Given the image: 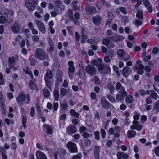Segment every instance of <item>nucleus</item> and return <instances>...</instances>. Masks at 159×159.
Wrapping results in <instances>:
<instances>
[{
  "label": "nucleus",
  "instance_id": "obj_1",
  "mask_svg": "<svg viewBox=\"0 0 159 159\" xmlns=\"http://www.w3.org/2000/svg\"><path fill=\"white\" fill-rule=\"evenodd\" d=\"M14 13L12 10L3 8L1 9L0 11V15H3L0 16V23H3L5 22L10 23L13 20L12 16Z\"/></svg>",
  "mask_w": 159,
  "mask_h": 159
},
{
  "label": "nucleus",
  "instance_id": "obj_2",
  "mask_svg": "<svg viewBox=\"0 0 159 159\" xmlns=\"http://www.w3.org/2000/svg\"><path fill=\"white\" fill-rule=\"evenodd\" d=\"M53 2L54 3V7H53L52 4H50L49 5V8L50 9L54 8L55 12H52L51 14L52 16L55 17L57 14L60 13L61 11L64 10L65 7L60 1L56 0L53 1Z\"/></svg>",
  "mask_w": 159,
  "mask_h": 159
},
{
  "label": "nucleus",
  "instance_id": "obj_3",
  "mask_svg": "<svg viewBox=\"0 0 159 159\" xmlns=\"http://www.w3.org/2000/svg\"><path fill=\"white\" fill-rule=\"evenodd\" d=\"M16 101L19 104L23 103H29L30 101V96L29 94L25 95L24 92L20 93L16 98Z\"/></svg>",
  "mask_w": 159,
  "mask_h": 159
},
{
  "label": "nucleus",
  "instance_id": "obj_4",
  "mask_svg": "<svg viewBox=\"0 0 159 159\" xmlns=\"http://www.w3.org/2000/svg\"><path fill=\"white\" fill-rule=\"evenodd\" d=\"M52 77L53 75L51 71L50 70L48 69L44 76V80L46 85L50 89H51L50 86L52 83L50 80L52 78Z\"/></svg>",
  "mask_w": 159,
  "mask_h": 159
},
{
  "label": "nucleus",
  "instance_id": "obj_5",
  "mask_svg": "<svg viewBox=\"0 0 159 159\" xmlns=\"http://www.w3.org/2000/svg\"><path fill=\"white\" fill-rule=\"evenodd\" d=\"M35 56L38 59L41 60L48 59V56L46 54L45 52L39 48H38L36 50Z\"/></svg>",
  "mask_w": 159,
  "mask_h": 159
},
{
  "label": "nucleus",
  "instance_id": "obj_6",
  "mask_svg": "<svg viewBox=\"0 0 159 159\" xmlns=\"http://www.w3.org/2000/svg\"><path fill=\"white\" fill-rule=\"evenodd\" d=\"M72 14L73 12L72 10L71 9L69 10L68 11V15L69 16L71 17V19L75 24L78 25L79 24L78 20L80 19V14L76 12L74 14V16L73 17H72Z\"/></svg>",
  "mask_w": 159,
  "mask_h": 159
},
{
  "label": "nucleus",
  "instance_id": "obj_7",
  "mask_svg": "<svg viewBox=\"0 0 159 159\" xmlns=\"http://www.w3.org/2000/svg\"><path fill=\"white\" fill-rule=\"evenodd\" d=\"M68 75L69 78L72 79L74 75L75 67L74 66V62L72 61H69L68 63Z\"/></svg>",
  "mask_w": 159,
  "mask_h": 159
},
{
  "label": "nucleus",
  "instance_id": "obj_8",
  "mask_svg": "<svg viewBox=\"0 0 159 159\" xmlns=\"http://www.w3.org/2000/svg\"><path fill=\"white\" fill-rule=\"evenodd\" d=\"M67 146L70 152L74 153L77 152V148L75 143L72 142H69Z\"/></svg>",
  "mask_w": 159,
  "mask_h": 159
},
{
  "label": "nucleus",
  "instance_id": "obj_9",
  "mask_svg": "<svg viewBox=\"0 0 159 159\" xmlns=\"http://www.w3.org/2000/svg\"><path fill=\"white\" fill-rule=\"evenodd\" d=\"M144 68L143 65L141 63V61L138 60L136 62L135 69L137 71V73L139 74H142L143 73V70Z\"/></svg>",
  "mask_w": 159,
  "mask_h": 159
},
{
  "label": "nucleus",
  "instance_id": "obj_10",
  "mask_svg": "<svg viewBox=\"0 0 159 159\" xmlns=\"http://www.w3.org/2000/svg\"><path fill=\"white\" fill-rule=\"evenodd\" d=\"M30 1H32L33 2V3H31L30 2L25 3V5L26 7L30 11H33L34 10L35 8V4L37 2V0H29Z\"/></svg>",
  "mask_w": 159,
  "mask_h": 159
},
{
  "label": "nucleus",
  "instance_id": "obj_11",
  "mask_svg": "<svg viewBox=\"0 0 159 159\" xmlns=\"http://www.w3.org/2000/svg\"><path fill=\"white\" fill-rule=\"evenodd\" d=\"M116 89L117 90L118 92L123 94L124 96H126L127 95V92L125 90L124 87L121 86V84L119 82L117 83Z\"/></svg>",
  "mask_w": 159,
  "mask_h": 159
},
{
  "label": "nucleus",
  "instance_id": "obj_12",
  "mask_svg": "<svg viewBox=\"0 0 159 159\" xmlns=\"http://www.w3.org/2000/svg\"><path fill=\"white\" fill-rule=\"evenodd\" d=\"M133 125L130 127V129H136L138 131L141 130L142 125H139V122L137 121L134 120L132 122Z\"/></svg>",
  "mask_w": 159,
  "mask_h": 159
},
{
  "label": "nucleus",
  "instance_id": "obj_13",
  "mask_svg": "<svg viewBox=\"0 0 159 159\" xmlns=\"http://www.w3.org/2000/svg\"><path fill=\"white\" fill-rule=\"evenodd\" d=\"M86 71L87 73L91 76L93 75L96 72L95 68L93 66L89 65L86 67Z\"/></svg>",
  "mask_w": 159,
  "mask_h": 159
},
{
  "label": "nucleus",
  "instance_id": "obj_14",
  "mask_svg": "<svg viewBox=\"0 0 159 159\" xmlns=\"http://www.w3.org/2000/svg\"><path fill=\"white\" fill-rule=\"evenodd\" d=\"M35 22L39 30L42 33L44 34L46 32V29L44 24L41 22L37 20H35Z\"/></svg>",
  "mask_w": 159,
  "mask_h": 159
},
{
  "label": "nucleus",
  "instance_id": "obj_15",
  "mask_svg": "<svg viewBox=\"0 0 159 159\" xmlns=\"http://www.w3.org/2000/svg\"><path fill=\"white\" fill-rule=\"evenodd\" d=\"M67 133L69 135L75 133L78 131L77 128L75 126L73 125H70L66 128Z\"/></svg>",
  "mask_w": 159,
  "mask_h": 159
},
{
  "label": "nucleus",
  "instance_id": "obj_16",
  "mask_svg": "<svg viewBox=\"0 0 159 159\" xmlns=\"http://www.w3.org/2000/svg\"><path fill=\"white\" fill-rule=\"evenodd\" d=\"M88 33V31L86 30L85 29L83 28L81 29V35L82 40L81 42L82 43H84L85 40L88 38V36L87 34Z\"/></svg>",
  "mask_w": 159,
  "mask_h": 159
},
{
  "label": "nucleus",
  "instance_id": "obj_17",
  "mask_svg": "<svg viewBox=\"0 0 159 159\" xmlns=\"http://www.w3.org/2000/svg\"><path fill=\"white\" fill-rule=\"evenodd\" d=\"M131 70L130 68L127 66H125L122 69V74L123 76L127 78L130 74Z\"/></svg>",
  "mask_w": 159,
  "mask_h": 159
},
{
  "label": "nucleus",
  "instance_id": "obj_18",
  "mask_svg": "<svg viewBox=\"0 0 159 159\" xmlns=\"http://www.w3.org/2000/svg\"><path fill=\"white\" fill-rule=\"evenodd\" d=\"M117 159H128L129 156L126 153H124L122 152H119L117 154Z\"/></svg>",
  "mask_w": 159,
  "mask_h": 159
},
{
  "label": "nucleus",
  "instance_id": "obj_19",
  "mask_svg": "<svg viewBox=\"0 0 159 159\" xmlns=\"http://www.w3.org/2000/svg\"><path fill=\"white\" fill-rule=\"evenodd\" d=\"M143 3L147 9L148 12L151 13L152 11V7L150 4L148 0H143Z\"/></svg>",
  "mask_w": 159,
  "mask_h": 159
},
{
  "label": "nucleus",
  "instance_id": "obj_20",
  "mask_svg": "<svg viewBox=\"0 0 159 159\" xmlns=\"http://www.w3.org/2000/svg\"><path fill=\"white\" fill-rule=\"evenodd\" d=\"M29 86L31 90L34 89L36 90H38V87L35 84V80L34 79H32L30 81Z\"/></svg>",
  "mask_w": 159,
  "mask_h": 159
},
{
  "label": "nucleus",
  "instance_id": "obj_21",
  "mask_svg": "<svg viewBox=\"0 0 159 159\" xmlns=\"http://www.w3.org/2000/svg\"><path fill=\"white\" fill-rule=\"evenodd\" d=\"M36 156L37 159H47L46 155L40 151L36 152Z\"/></svg>",
  "mask_w": 159,
  "mask_h": 159
},
{
  "label": "nucleus",
  "instance_id": "obj_22",
  "mask_svg": "<svg viewBox=\"0 0 159 159\" xmlns=\"http://www.w3.org/2000/svg\"><path fill=\"white\" fill-rule=\"evenodd\" d=\"M101 103L104 108L112 109L113 108V107L110 105L109 103L105 99H102L101 100Z\"/></svg>",
  "mask_w": 159,
  "mask_h": 159
},
{
  "label": "nucleus",
  "instance_id": "obj_23",
  "mask_svg": "<svg viewBox=\"0 0 159 159\" xmlns=\"http://www.w3.org/2000/svg\"><path fill=\"white\" fill-rule=\"evenodd\" d=\"M103 44L105 45L108 48H112L114 46V44L110 42L107 39H104L102 41Z\"/></svg>",
  "mask_w": 159,
  "mask_h": 159
},
{
  "label": "nucleus",
  "instance_id": "obj_24",
  "mask_svg": "<svg viewBox=\"0 0 159 159\" xmlns=\"http://www.w3.org/2000/svg\"><path fill=\"white\" fill-rule=\"evenodd\" d=\"M0 103L1 107L2 109L5 108V102L4 96L2 91H0Z\"/></svg>",
  "mask_w": 159,
  "mask_h": 159
},
{
  "label": "nucleus",
  "instance_id": "obj_25",
  "mask_svg": "<svg viewBox=\"0 0 159 159\" xmlns=\"http://www.w3.org/2000/svg\"><path fill=\"white\" fill-rule=\"evenodd\" d=\"M85 10L89 14H90L91 13H94L96 11L95 7L91 5L86 6Z\"/></svg>",
  "mask_w": 159,
  "mask_h": 159
},
{
  "label": "nucleus",
  "instance_id": "obj_26",
  "mask_svg": "<svg viewBox=\"0 0 159 159\" xmlns=\"http://www.w3.org/2000/svg\"><path fill=\"white\" fill-rule=\"evenodd\" d=\"M101 18L100 17L97 15L94 17L93 19V23L97 25H99L100 23Z\"/></svg>",
  "mask_w": 159,
  "mask_h": 159
},
{
  "label": "nucleus",
  "instance_id": "obj_27",
  "mask_svg": "<svg viewBox=\"0 0 159 159\" xmlns=\"http://www.w3.org/2000/svg\"><path fill=\"white\" fill-rule=\"evenodd\" d=\"M124 38L122 35L117 36H112L111 39L113 41L117 42L121 40H123Z\"/></svg>",
  "mask_w": 159,
  "mask_h": 159
},
{
  "label": "nucleus",
  "instance_id": "obj_28",
  "mask_svg": "<svg viewBox=\"0 0 159 159\" xmlns=\"http://www.w3.org/2000/svg\"><path fill=\"white\" fill-rule=\"evenodd\" d=\"M21 29V27L18 24H15L12 27V29L14 33H18L20 29Z\"/></svg>",
  "mask_w": 159,
  "mask_h": 159
},
{
  "label": "nucleus",
  "instance_id": "obj_29",
  "mask_svg": "<svg viewBox=\"0 0 159 159\" xmlns=\"http://www.w3.org/2000/svg\"><path fill=\"white\" fill-rule=\"evenodd\" d=\"M99 147L96 146L94 148V155L95 159H99Z\"/></svg>",
  "mask_w": 159,
  "mask_h": 159
},
{
  "label": "nucleus",
  "instance_id": "obj_30",
  "mask_svg": "<svg viewBox=\"0 0 159 159\" xmlns=\"http://www.w3.org/2000/svg\"><path fill=\"white\" fill-rule=\"evenodd\" d=\"M58 85H57V88L53 92L54 96L55 98V100L56 101H58L59 95V89L58 88Z\"/></svg>",
  "mask_w": 159,
  "mask_h": 159
},
{
  "label": "nucleus",
  "instance_id": "obj_31",
  "mask_svg": "<svg viewBox=\"0 0 159 159\" xmlns=\"http://www.w3.org/2000/svg\"><path fill=\"white\" fill-rule=\"evenodd\" d=\"M125 51L122 49H120L118 50L117 52V54L118 55V58L120 60L122 59V57L125 53Z\"/></svg>",
  "mask_w": 159,
  "mask_h": 159
},
{
  "label": "nucleus",
  "instance_id": "obj_32",
  "mask_svg": "<svg viewBox=\"0 0 159 159\" xmlns=\"http://www.w3.org/2000/svg\"><path fill=\"white\" fill-rule=\"evenodd\" d=\"M23 71L26 74H28L30 77L32 78L33 77L32 72L27 67L23 69Z\"/></svg>",
  "mask_w": 159,
  "mask_h": 159
},
{
  "label": "nucleus",
  "instance_id": "obj_33",
  "mask_svg": "<svg viewBox=\"0 0 159 159\" xmlns=\"http://www.w3.org/2000/svg\"><path fill=\"white\" fill-rule=\"evenodd\" d=\"M136 132L132 130H129L127 132V135L128 138H131L136 135Z\"/></svg>",
  "mask_w": 159,
  "mask_h": 159
},
{
  "label": "nucleus",
  "instance_id": "obj_34",
  "mask_svg": "<svg viewBox=\"0 0 159 159\" xmlns=\"http://www.w3.org/2000/svg\"><path fill=\"white\" fill-rule=\"evenodd\" d=\"M43 126L46 128L48 133V134H51L53 132V130L52 128L48 124H44Z\"/></svg>",
  "mask_w": 159,
  "mask_h": 159
},
{
  "label": "nucleus",
  "instance_id": "obj_35",
  "mask_svg": "<svg viewBox=\"0 0 159 159\" xmlns=\"http://www.w3.org/2000/svg\"><path fill=\"white\" fill-rule=\"evenodd\" d=\"M108 5V4L107 2H105L104 1H102V2H100L98 5H97V7L99 10H100L101 9V8L99 7L100 6L102 7H106Z\"/></svg>",
  "mask_w": 159,
  "mask_h": 159
},
{
  "label": "nucleus",
  "instance_id": "obj_36",
  "mask_svg": "<svg viewBox=\"0 0 159 159\" xmlns=\"http://www.w3.org/2000/svg\"><path fill=\"white\" fill-rule=\"evenodd\" d=\"M134 101V98L132 96L129 95L126 98V102L127 104L131 103Z\"/></svg>",
  "mask_w": 159,
  "mask_h": 159
},
{
  "label": "nucleus",
  "instance_id": "obj_37",
  "mask_svg": "<svg viewBox=\"0 0 159 159\" xmlns=\"http://www.w3.org/2000/svg\"><path fill=\"white\" fill-rule=\"evenodd\" d=\"M2 159H7V155L6 154L7 151L4 150L3 148H1V151H0Z\"/></svg>",
  "mask_w": 159,
  "mask_h": 159
},
{
  "label": "nucleus",
  "instance_id": "obj_38",
  "mask_svg": "<svg viewBox=\"0 0 159 159\" xmlns=\"http://www.w3.org/2000/svg\"><path fill=\"white\" fill-rule=\"evenodd\" d=\"M29 32V30L27 28L23 29L22 30V32L25 34L26 37L27 38H29L31 35L30 34H28Z\"/></svg>",
  "mask_w": 159,
  "mask_h": 159
},
{
  "label": "nucleus",
  "instance_id": "obj_39",
  "mask_svg": "<svg viewBox=\"0 0 159 159\" xmlns=\"http://www.w3.org/2000/svg\"><path fill=\"white\" fill-rule=\"evenodd\" d=\"M131 59L130 57L128 54L125 53L122 57V59H120V60H123L124 61H125L128 60H130Z\"/></svg>",
  "mask_w": 159,
  "mask_h": 159
},
{
  "label": "nucleus",
  "instance_id": "obj_40",
  "mask_svg": "<svg viewBox=\"0 0 159 159\" xmlns=\"http://www.w3.org/2000/svg\"><path fill=\"white\" fill-rule=\"evenodd\" d=\"M149 93L150 94L151 97L154 99H157L158 96L157 94L154 92L153 90L149 91Z\"/></svg>",
  "mask_w": 159,
  "mask_h": 159
},
{
  "label": "nucleus",
  "instance_id": "obj_41",
  "mask_svg": "<svg viewBox=\"0 0 159 159\" xmlns=\"http://www.w3.org/2000/svg\"><path fill=\"white\" fill-rule=\"evenodd\" d=\"M43 93L44 97L48 98L50 97V92L49 91L46 89H45L43 90Z\"/></svg>",
  "mask_w": 159,
  "mask_h": 159
},
{
  "label": "nucleus",
  "instance_id": "obj_42",
  "mask_svg": "<svg viewBox=\"0 0 159 159\" xmlns=\"http://www.w3.org/2000/svg\"><path fill=\"white\" fill-rule=\"evenodd\" d=\"M100 41V39H89L87 40V42L88 43H90L91 44L93 43H97L98 42Z\"/></svg>",
  "mask_w": 159,
  "mask_h": 159
},
{
  "label": "nucleus",
  "instance_id": "obj_43",
  "mask_svg": "<svg viewBox=\"0 0 159 159\" xmlns=\"http://www.w3.org/2000/svg\"><path fill=\"white\" fill-rule=\"evenodd\" d=\"M122 95L120 94H118L116 96V99L118 102L122 101L124 99V98L126 96H124L123 94Z\"/></svg>",
  "mask_w": 159,
  "mask_h": 159
},
{
  "label": "nucleus",
  "instance_id": "obj_44",
  "mask_svg": "<svg viewBox=\"0 0 159 159\" xmlns=\"http://www.w3.org/2000/svg\"><path fill=\"white\" fill-rule=\"evenodd\" d=\"M27 118L25 116H23L22 117V125L25 129L26 126Z\"/></svg>",
  "mask_w": 159,
  "mask_h": 159
},
{
  "label": "nucleus",
  "instance_id": "obj_45",
  "mask_svg": "<svg viewBox=\"0 0 159 159\" xmlns=\"http://www.w3.org/2000/svg\"><path fill=\"white\" fill-rule=\"evenodd\" d=\"M70 112L71 116H74L75 117H78L79 116V114L75 112V110H70Z\"/></svg>",
  "mask_w": 159,
  "mask_h": 159
},
{
  "label": "nucleus",
  "instance_id": "obj_46",
  "mask_svg": "<svg viewBox=\"0 0 159 159\" xmlns=\"http://www.w3.org/2000/svg\"><path fill=\"white\" fill-rule=\"evenodd\" d=\"M136 16L137 18L139 19H141L143 18V14L142 11L141 10H139L138 11L136 14Z\"/></svg>",
  "mask_w": 159,
  "mask_h": 159
},
{
  "label": "nucleus",
  "instance_id": "obj_47",
  "mask_svg": "<svg viewBox=\"0 0 159 159\" xmlns=\"http://www.w3.org/2000/svg\"><path fill=\"white\" fill-rule=\"evenodd\" d=\"M15 62V58L13 57H11L9 59V67H11V65H13Z\"/></svg>",
  "mask_w": 159,
  "mask_h": 159
},
{
  "label": "nucleus",
  "instance_id": "obj_48",
  "mask_svg": "<svg viewBox=\"0 0 159 159\" xmlns=\"http://www.w3.org/2000/svg\"><path fill=\"white\" fill-rule=\"evenodd\" d=\"M104 71L106 74H110L111 72L110 67L108 66H105Z\"/></svg>",
  "mask_w": 159,
  "mask_h": 159
},
{
  "label": "nucleus",
  "instance_id": "obj_49",
  "mask_svg": "<svg viewBox=\"0 0 159 159\" xmlns=\"http://www.w3.org/2000/svg\"><path fill=\"white\" fill-rule=\"evenodd\" d=\"M149 91L146 90L144 91L143 90H141L140 91V93L141 96H144L145 95H147L149 94Z\"/></svg>",
  "mask_w": 159,
  "mask_h": 159
},
{
  "label": "nucleus",
  "instance_id": "obj_50",
  "mask_svg": "<svg viewBox=\"0 0 159 159\" xmlns=\"http://www.w3.org/2000/svg\"><path fill=\"white\" fill-rule=\"evenodd\" d=\"M77 2L76 1H75L74 2H72V5L73 8L76 11H77L79 10L80 9V7L78 6H77L76 5V3Z\"/></svg>",
  "mask_w": 159,
  "mask_h": 159
},
{
  "label": "nucleus",
  "instance_id": "obj_51",
  "mask_svg": "<svg viewBox=\"0 0 159 159\" xmlns=\"http://www.w3.org/2000/svg\"><path fill=\"white\" fill-rule=\"evenodd\" d=\"M60 93L61 95L62 96H64L66 95L67 93V91L66 89L64 88H62L60 90Z\"/></svg>",
  "mask_w": 159,
  "mask_h": 159
},
{
  "label": "nucleus",
  "instance_id": "obj_52",
  "mask_svg": "<svg viewBox=\"0 0 159 159\" xmlns=\"http://www.w3.org/2000/svg\"><path fill=\"white\" fill-rule=\"evenodd\" d=\"M82 155L81 153H78V154L74 156L72 159H81Z\"/></svg>",
  "mask_w": 159,
  "mask_h": 159
},
{
  "label": "nucleus",
  "instance_id": "obj_53",
  "mask_svg": "<svg viewBox=\"0 0 159 159\" xmlns=\"http://www.w3.org/2000/svg\"><path fill=\"white\" fill-rule=\"evenodd\" d=\"M134 2L137 1V3L135 5V7L136 8H138V7L142 4V1L140 0H131Z\"/></svg>",
  "mask_w": 159,
  "mask_h": 159
},
{
  "label": "nucleus",
  "instance_id": "obj_54",
  "mask_svg": "<svg viewBox=\"0 0 159 159\" xmlns=\"http://www.w3.org/2000/svg\"><path fill=\"white\" fill-rule=\"evenodd\" d=\"M83 137L84 138H92V135L91 134H89L87 132L84 133L82 134Z\"/></svg>",
  "mask_w": 159,
  "mask_h": 159
},
{
  "label": "nucleus",
  "instance_id": "obj_55",
  "mask_svg": "<svg viewBox=\"0 0 159 159\" xmlns=\"http://www.w3.org/2000/svg\"><path fill=\"white\" fill-rule=\"evenodd\" d=\"M5 84L3 77V75L2 74L0 73V85H2Z\"/></svg>",
  "mask_w": 159,
  "mask_h": 159
},
{
  "label": "nucleus",
  "instance_id": "obj_56",
  "mask_svg": "<svg viewBox=\"0 0 159 159\" xmlns=\"http://www.w3.org/2000/svg\"><path fill=\"white\" fill-rule=\"evenodd\" d=\"M153 151L157 156H159V146H158L155 148Z\"/></svg>",
  "mask_w": 159,
  "mask_h": 159
},
{
  "label": "nucleus",
  "instance_id": "obj_57",
  "mask_svg": "<svg viewBox=\"0 0 159 159\" xmlns=\"http://www.w3.org/2000/svg\"><path fill=\"white\" fill-rule=\"evenodd\" d=\"M67 29L68 32V33L70 35L73 34V28L72 26H69L67 27Z\"/></svg>",
  "mask_w": 159,
  "mask_h": 159
},
{
  "label": "nucleus",
  "instance_id": "obj_58",
  "mask_svg": "<svg viewBox=\"0 0 159 159\" xmlns=\"http://www.w3.org/2000/svg\"><path fill=\"white\" fill-rule=\"evenodd\" d=\"M2 148L4 149V150H6L5 149H9L10 148V146L9 145L6 143H5L4 147H0V151H1V149Z\"/></svg>",
  "mask_w": 159,
  "mask_h": 159
},
{
  "label": "nucleus",
  "instance_id": "obj_59",
  "mask_svg": "<svg viewBox=\"0 0 159 159\" xmlns=\"http://www.w3.org/2000/svg\"><path fill=\"white\" fill-rule=\"evenodd\" d=\"M147 120V116L144 115H143L141 118V123L143 124Z\"/></svg>",
  "mask_w": 159,
  "mask_h": 159
},
{
  "label": "nucleus",
  "instance_id": "obj_60",
  "mask_svg": "<svg viewBox=\"0 0 159 159\" xmlns=\"http://www.w3.org/2000/svg\"><path fill=\"white\" fill-rule=\"evenodd\" d=\"M17 145L16 143L13 142L11 143V148L13 150H16L17 148Z\"/></svg>",
  "mask_w": 159,
  "mask_h": 159
},
{
  "label": "nucleus",
  "instance_id": "obj_61",
  "mask_svg": "<svg viewBox=\"0 0 159 159\" xmlns=\"http://www.w3.org/2000/svg\"><path fill=\"white\" fill-rule=\"evenodd\" d=\"M139 113H135L133 116V119L134 120L137 121L139 119Z\"/></svg>",
  "mask_w": 159,
  "mask_h": 159
},
{
  "label": "nucleus",
  "instance_id": "obj_62",
  "mask_svg": "<svg viewBox=\"0 0 159 159\" xmlns=\"http://www.w3.org/2000/svg\"><path fill=\"white\" fill-rule=\"evenodd\" d=\"M94 82L96 84H98L100 83V80L96 76L94 77L93 79Z\"/></svg>",
  "mask_w": 159,
  "mask_h": 159
},
{
  "label": "nucleus",
  "instance_id": "obj_63",
  "mask_svg": "<svg viewBox=\"0 0 159 159\" xmlns=\"http://www.w3.org/2000/svg\"><path fill=\"white\" fill-rule=\"evenodd\" d=\"M29 61H30V64L31 65H32L33 66H35V61L34 59L30 58L29 59Z\"/></svg>",
  "mask_w": 159,
  "mask_h": 159
},
{
  "label": "nucleus",
  "instance_id": "obj_64",
  "mask_svg": "<svg viewBox=\"0 0 159 159\" xmlns=\"http://www.w3.org/2000/svg\"><path fill=\"white\" fill-rule=\"evenodd\" d=\"M87 129L84 126H81L80 127V133H82L84 132L87 131Z\"/></svg>",
  "mask_w": 159,
  "mask_h": 159
}]
</instances>
